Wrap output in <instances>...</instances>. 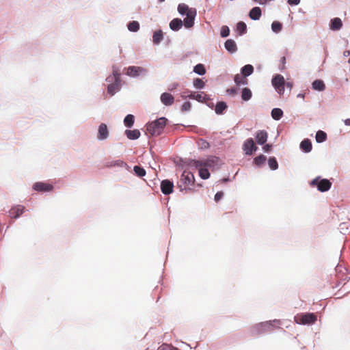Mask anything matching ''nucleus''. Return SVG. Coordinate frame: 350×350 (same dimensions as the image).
<instances>
[{
  "instance_id": "412c9836",
  "label": "nucleus",
  "mask_w": 350,
  "mask_h": 350,
  "mask_svg": "<svg viewBox=\"0 0 350 350\" xmlns=\"http://www.w3.org/2000/svg\"><path fill=\"white\" fill-rule=\"evenodd\" d=\"M342 26V22L340 18H334L331 21L330 29L332 30H339Z\"/></svg>"
},
{
  "instance_id": "13d9d810",
  "label": "nucleus",
  "mask_w": 350,
  "mask_h": 350,
  "mask_svg": "<svg viewBox=\"0 0 350 350\" xmlns=\"http://www.w3.org/2000/svg\"><path fill=\"white\" fill-rule=\"evenodd\" d=\"M178 85H174L173 87H172L171 88H170L169 90H173L174 89H175L176 88Z\"/></svg>"
},
{
  "instance_id": "6e6d98bb",
  "label": "nucleus",
  "mask_w": 350,
  "mask_h": 350,
  "mask_svg": "<svg viewBox=\"0 0 350 350\" xmlns=\"http://www.w3.org/2000/svg\"><path fill=\"white\" fill-rule=\"evenodd\" d=\"M181 97L183 98V99H185L187 98H188L187 94H185V92L183 93L182 95H181Z\"/></svg>"
},
{
  "instance_id": "bb28decb",
  "label": "nucleus",
  "mask_w": 350,
  "mask_h": 350,
  "mask_svg": "<svg viewBox=\"0 0 350 350\" xmlns=\"http://www.w3.org/2000/svg\"><path fill=\"white\" fill-rule=\"evenodd\" d=\"M252 92L249 88H245L243 89L242 92H241V98L243 100H245V101L249 100L252 98Z\"/></svg>"
},
{
  "instance_id": "423d86ee",
  "label": "nucleus",
  "mask_w": 350,
  "mask_h": 350,
  "mask_svg": "<svg viewBox=\"0 0 350 350\" xmlns=\"http://www.w3.org/2000/svg\"><path fill=\"white\" fill-rule=\"evenodd\" d=\"M317 320V315L314 313L301 314L295 317V321L301 324H313Z\"/></svg>"
},
{
  "instance_id": "b1692460",
  "label": "nucleus",
  "mask_w": 350,
  "mask_h": 350,
  "mask_svg": "<svg viewBox=\"0 0 350 350\" xmlns=\"http://www.w3.org/2000/svg\"><path fill=\"white\" fill-rule=\"evenodd\" d=\"M163 35L161 30L156 31L152 36V42L155 44H158L163 40Z\"/></svg>"
},
{
  "instance_id": "bf43d9fd",
  "label": "nucleus",
  "mask_w": 350,
  "mask_h": 350,
  "mask_svg": "<svg viewBox=\"0 0 350 350\" xmlns=\"http://www.w3.org/2000/svg\"><path fill=\"white\" fill-rule=\"evenodd\" d=\"M297 96H298V97H300V98H304V94H299L297 95Z\"/></svg>"
},
{
  "instance_id": "a878e982",
  "label": "nucleus",
  "mask_w": 350,
  "mask_h": 350,
  "mask_svg": "<svg viewBox=\"0 0 350 350\" xmlns=\"http://www.w3.org/2000/svg\"><path fill=\"white\" fill-rule=\"evenodd\" d=\"M227 108V105L225 102L221 101L216 104L215 111L217 114H221L223 111Z\"/></svg>"
},
{
  "instance_id": "a18cd8bd",
  "label": "nucleus",
  "mask_w": 350,
  "mask_h": 350,
  "mask_svg": "<svg viewBox=\"0 0 350 350\" xmlns=\"http://www.w3.org/2000/svg\"><path fill=\"white\" fill-rule=\"evenodd\" d=\"M223 196H224V193L222 191L217 192L216 194L215 195V200L216 202L219 201L222 198Z\"/></svg>"
},
{
  "instance_id": "aec40b11",
  "label": "nucleus",
  "mask_w": 350,
  "mask_h": 350,
  "mask_svg": "<svg viewBox=\"0 0 350 350\" xmlns=\"http://www.w3.org/2000/svg\"><path fill=\"white\" fill-rule=\"evenodd\" d=\"M261 16V10L258 7L253 8L250 13L249 16L253 20H258Z\"/></svg>"
},
{
  "instance_id": "c9c22d12",
  "label": "nucleus",
  "mask_w": 350,
  "mask_h": 350,
  "mask_svg": "<svg viewBox=\"0 0 350 350\" xmlns=\"http://www.w3.org/2000/svg\"><path fill=\"white\" fill-rule=\"evenodd\" d=\"M135 174L139 177H143L146 175V170L137 165H135L133 168Z\"/></svg>"
},
{
  "instance_id": "f3484780",
  "label": "nucleus",
  "mask_w": 350,
  "mask_h": 350,
  "mask_svg": "<svg viewBox=\"0 0 350 350\" xmlns=\"http://www.w3.org/2000/svg\"><path fill=\"white\" fill-rule=\"evenodd\" d=\"M225 48L231 53L236 52L237 50V44L232 39H229L226 41Z\"/></svg>"
},
{
  "instance_id": "1a4fd4ad",
  "label": "nucleus",
  "mask_w": 350,
  "mask_h": 350,
  "mask_svg": "<svg viewBox=\"0 0 350 350\" xmlns=\"http://www.w3.org/2000/svg\"><path fill=\"white\" fill-rule=\"evenodd\" d=\"M146 72V70L142 67L139 66H129L127 68L126 75L132 77H138L142 74H144Z\"/></svg>"
},
{
  "instance_id": "c85d7f7f",
  "label": "nucleus",
  "mask_w": 350,
  "mask_h": 350,
  "mask_svg": "<svg viewBox=\"0 0 350 350\" xmlns=\"http://www.w3.org/2000/svg\"><path fill=\"white\" fill-rule=\"evenodd\" d=\"M135 117L133 115L129 114L127 115L124 120V125L126 127H131L134 124Z\"/></svg>"
},
{
  "instance_id": "4d7b16f0",
  "label": "nucleus",
  "mask_w": 350,
  "mask_h": 350,
  "mask_svg": "<svg viewBox=\"0 0 350 350\" xmlns=\"http://www.w3.org/2000/svg\"><path fill=\"white\" fill-rule=\"evenodd\" d=\"M345 123L346 125L347 126H350V119H347L345 121Z\"/></svg>"
},
{
  "instance_id": "6e6552de",
  "label": "nucleus",
  "mask_w": 350,
  "mask_h": 350,
  "mask_svg": "<svg viewBox=\"0 0 350 350\" xmlns=\"http://www.w3.org/2000/svg\"><path fill=\"white\" fill-rule=\"evenodd\" d=\"M180 181L185 186L193 185L195 181L193 174L190 172L184 171L181 175Z\"/></svg>"
},
{
  "instance_id": "473e14b6",
  "label": "nucleus",
  "mask_w": 350,
  "mask_h": 350,
  "mask_svg": "<svg viewBox=\"0 0 350 350\" xmlns=\"http://www.w3.org/2000/svg\"><path fill=\"white\" fill-rule=\"evenodd\" d=\"M128 29L131 31L136 32L139 29V24L137 21H132L128 24Z\"/></svg>"
},
{
  "instance_id": "f257e3e1",
  "label": "nucleus",
  "mask_w": 350,
  "mask_h": 350,
  "mask_svg": "<svg viewBox=\"0 0 350 350\" xmlns=\"http://www.w3.org/2000/svg\"><path fill=\"white\" fill-rule=\"evenodd\" d=\"M213 159H206L204 161L198 160H189L188 165L195 167L199 170V175L202 179H207L210 176V173L208 170V167H211L213 165Z\"/></svg>"
},
{
  "instance_id": "f704fd0d",
  "label": "nucleus",
  "mask_w": 350,
  "mask_h": 350,
  "mask_svg": "<svg viewBox=\"0 0 350 350\" xmlns=\"http://www.w3.org/2000/svg\"><path fill=\"white\" fill-rule=\"evenodd\" d=\"M266 157L263 154H260L258 157H256L255 159H254V163L258 165V166H260L262 165H263L265 161H266Z\"/></svg>"
},
{
  "instance_id": "4468645a",
  "label": "nucleus",
  "mask_w": 350,
  "mask_h": 350,
  "mask_svg": "<svg viewBox=\"0 0 350 350\" xmlns=\"http://www.w3.org/2000/svg\"><path fill=\"white\" fill-rule=\"evenodd\" d=\"M109 132L105 124L102 123L98 127V138L100 140L105 139L108 137Z\"/></svg>"
},
{
  "instance_id": "c03bdc74",
  "label": "nucleus",
  "mask_w": 350,
  "mask_h": 350,
  "mask_svg": "<svg viewBox=\"0 0 350 350\" xmlns=\"http://www.w3.org/2000/svg\"><path fill=\"white\" fill-rule=\"evenodd\" d=\"M173 348L172 346L167 345V344H163L161 345L157 350H172Z\"/></svg>"
},
{
  "instance_id": "e433bc0d",
  "label": "nucleus",
  "mask_w": 350,
  "mask_h": 350,
  "mask_svg": "<svg viewBox=\"0 0 350 350\" xmlns=\"http://www.w3.org/2000/svg\"><path fill=\"white\" fill-rule=\"evenodd\" d=\"M234 82L237 85H240L241 84H247V79L242 78L240 75L237 74L234 76Z\"/></svg>"
},
{
  "instance_id": "49530a36",
  "label": "nucleus",
  "mask_w": 350,
  "mask_h": 350,
  "mask_svg": "<svg viewBox=\"0 0 350 350\" xmlns=\"http://www.w3.org/2000/svg\"><path fill=\"white\" fill-rule=\"evenodd\" d=\"M285 64H286V57L284 56L281 57L280 59V69L283 70L285 68Z\"/></svg>"
},
{
  "instance_id": "20e7f679",
  "label": "nucleus",
  "mask_w": 350,
  "mask_h": 350,
  "mask_svg": "<svg viewBox=\"0 0 350 350\" xmlns=\"http://www.w3.org/2000/svg\"><path fill=\"white\" fill-rule=\"evenodd\" d=\"M167 123L165 118H160L154 122L147 124L146 131L151 135H159L161 134Z\"/></svg>"
},
{
  "instance_id": "cd10ccee",
  "label": "nucleus",
  "mask_w": 350,
  "mask_h": 350,
  "mask_svg": "<svg viewBox=\"0 0 350 350\" xmlns=\"http://www.w3.org/2000/svg\"><path fill=\"white\" fill-rule=\"evenodd\" d=\"M282 115L283 111L280 108H274L271 111V116L275 120H280L282 117Z\"/></svg>"
},
{
  "instance_id": "0eeeda50",
  "label": "nucleus",
  "mask_w": 350,
  "mask_h": 350,
  "mask_svg": "<svg viewBox=\"0 0 350 350\" xmlns=\"http://www.w3.org/2000/svg\"><path fill=\"white\" fill-rule=\"evenodd\" d=\"M272 85L280 94H283L284 92L285 80L282 75H276L272 79Z\"/></svg>"
},
{
  "instance_id": "052dcab7",
  "label": "nucleus",
  "mask_w": 350,
  "mask_h": 350,
  "mask_svg": "<svg viewBox=\"0 0 350 350\" xmlns=\"http://www.w3.org/2000/svg\"><path fill=\"white\" fill-rule=\"evenodd\" d=\"M165 0H159V2H163Z\"/></svg>"
},
{
  "instance_id": "a19ab883",
  "label": "nucleus",
  "mask_w": 350,
  "mask_h": 350,
  "mask_svg": "<svg viewBox=\"0 0 350 350\" xmlns=\"http://www.w3.org/2000/svg\"><path fill=\"white\" fill-rule=\"evenodd\" d=\"M118 90V85L117 83H112L108 85L107 87V92L110 95H113Z\"/></svg>"
},
{
  "instance_id": "f03ea898",
  "label": "nucleus",
  "mask_w": 350,
  "mask_h": 350,
  "mask_svg": "<svg viewBox=\"0 0 350 350\" xmlns=\"http://www.w3.org/2000/svg\"><path fill=\"white\" fill-rule=\"evenodd\" d=\"M178 12L181 15H186V18L184 19L185 27L186 28L193 27L196 15V10L195 8H189L185 3H180L178 5Z\"/></svg>"
},
{
  "instance_id": "5fc2aeb1",
  "label": "nucleus",
  "mask_w": 350,
  "mask_h": 350,
  "mask_svg": "<svg viewBox=\"0 0 350 350\" xmlns=\"http://www.w3.org/2000/svg\"><path fill=\"white\" fill-rule=\"evenodd\" d=\"M196 94V93H191V94H188L187 96L189 98L195 99Z\"/></svg>"
},
{
  "instance_id": "2f4dec72",
  "label": "nucleus",
  "mask_w": 350,
  "mask_h": 350,
  "mask_svg": "<svg viewBox=\"0 0 350 350\" xmlns=\"http://www.w3.org/2000/svg\"><path fill=\"white\" fill-rule=\"evenodd\" d=\"M193 71L198 74V75H203L206 73V69H205V67L203 64H197L194 68H193Z\"/></svg>"
},
{
  "instance_id": "37998d69",
  "label": "nucleus",
  "mask_w": 350,
  "mask_h": 350,
  "mask_svg": "<svg viewBox=\"0 0 350 350\" xmlns=\"http://www.w3.org/2000/svg\"><path fill=\"white\" fill-rule=\"evenodd\" d=\"M191 105L189 102H185L182 105L181 110L183 112L187 111L191 109Z\"/></svg>"
},
{
  "instance_id": "9d476101",
  "label": "nucleus",
  "mask_w": 350,
  "mask_h": 350,
  "mask_svg": "<svg viewBox=\"0 0 350 350\" xmlns=\"http://www.w3.org/2000/svg\"><path fill=\"white\" fill-rule=\"evenodd\" d=\"M257 150L254 140L252 138L247 139L243 144V150L246 154L251 155Z\"/></svg>"
},
{
  "instance_id": "72a5a7b5",
  "label": "nucleus",
  "mask_w": 350,
  "mask_h": 350,
  "mask_svg": "<svg viewBox=\"0 0 350 350\" xmlns=\"http://www.w3.org/2000/svg\"><path fill=\"white\" fill-rule=\"evenodd\" d=\"M268 165H269V167L273 170H275L278 168V163L275 157H270L269 159Z\"/></svg>"
},
{
  "instance_id": "6ab92c4d",
  "label": "nucleus",
  "mask_w": 350,
  "mask_h": 350,
  "mask_svg": "<svg viewBox=\"0 0 350 350\" xmlns=\"http://www.w3.org/2000/svg\"><path fill=\"white\" fill-rule=\"evenodd\" d=\"M125 135L129 139H137L140 137V132L137 129L126 130Z\"/></svg>"
},
{
  "instance_id": "39448f33",
  "label": "nucleus",
  "mask_w": 350,
  "mask_h": 350,
  "mask_svg": "<svg viewBox=\"0 0 350 350\" xmlns=\"http://www.w3.org/2000/svg\"><path fill=\"white\" fill-rule=\"evenodd\" d=\"M310 184L312 186H317L318 190L321 192L328 191L332 186V183L329 180L320 179L319 177H317L312 180Z\"/></svg>"
},
{
  "instance_id": "393cba45",
  "label": "nucleus",
  "mask_w": 350,
  "mask_h": 350,
  "mask_svg": "<svg viewBox=\"0 0 350 350\" xmlns=\"http://www.w3.org/2000/svg\"><path fill=\"white\" fill-rule=\"evenodd\" d=\"M254 72V68L250 64L244 66L241 69V73L244 77H247L252 75Z\"/></svg>"
},
{
  "instance_id": "58836bf2",
  "label": "nucleus",
  "mask_w": 350,
  "mask_h": 350,
  "mask_svg": "<svg viewBox=\"0 0 350 350\" xmlns=\"http://www.w3.org/2000/svg\"><path fill=\"white\" fill-rule=\"evenodd\" d=\"M195 99L198 100V102H205L208 98L207 95L204 92L198 93L196 94Z\"/></svg>"
},
{
  "instance_id": "2eb2a0df",
  "label": "nucleus",
  "mask_w": 350,
  "mask_h": 350,
  "mask_svg": "<svg viewBox=\"0 0 350 350\" xmlns=\"http://www.w3.org/2000/svg\"><path fill=\"white\" fill-rule=\"evenodd\" d=\"M161 101L165 105L170 106L174 103V98L171 94L164 92L161 95Z\"/></svg>"
},
{
  "instance_id": "5701e85b",
  "label": "nucleus",
  "mask_w": 350,
  "mask_h": 350,
  "mask_svg": "<svg viewBox=\"0 0 350 350\" xmlns=\"http://www.w3.org/2000/svg\"><path fill=\"white\" fill-rule=\"evenodd\" d=\"M312 88L315 90L323 91L325 89V85L322 80H315L312 83Z\"/></svg>"
},
{
  "instance_id": "79ce46f5",
  "label": "nucleus",
  "mask_w": 350,
  "mask_h": 350,
  "mask_svg": "<svg viewBox=\"0 0 350 350\" xmlns=\"http://www.w3.org/2000/svg\"><path fill=\"white\" fill-rule=\"evenodd\" d=\"M230 33V29L227 26H223L221 29L220 35L221 37L225 38L228 36Z\"/></svg>"
},
{
  "instance_id": "f8f14e48",
  "label": "nucleus",
  "mask_w": 350,
  "mask_h": 350,
  "mask_svg": "<svg viewBox=\"0 0 350 350\" xmlns=\"http://www.w3.org/2000/svg\"><path fill=\"white\" fill-rule=\"evenodd\" d=\"M33 189L38 191H51L53 190V186L49 183L38 182L33 185Z\"/></svg>"
},
{
  "instance_id": "dca6fc26",
  "label": "nucleus",
  "mask_w": 350,
  "mask_h": 350,
  "mask_svg": "<svg viewBox=\"0 0 350 350\" xmlns=\"http://www.w3.org/2000/svg\"><path fill=\"white\" fill-rule=\"evenodd\" d=\"M267 137H268V134L265 131H258L256 133V142L258 144H260V145L264 144L267 142Z\"/></svg>"
},
{
  "instance_id": "09e8293b",
  "label": "nucleus",
  "mask_w": 350,
  "mask_h": 350,
  "mask_svg": "<svg viewBox=\"0 0 350 350\" xmlns=\"http://www.w3.org/2000/svg\"><path fill=\"white\" fill-rule=\"evenodd\" d=\"M271 149V144H265L263 146V150L265 152H269Z\"/></svg>"
},
{
  "instance_id": "7c9ffc66",
  "label": "nucleus",
  "mask_w": 350,
  "mask_h": 350,
  "mask_svg": "<svg viewBox=\"0 0 350 350\" xmlns=\"http://www.w3.org/2000/svg\"><path fill=\"white\" fill-rule=\"evenodd\" d=\"M247 26L244 22H239L237 25V31H239L240 35L244 34L246 32Z\"/></svg>"
},
{
  "instance_id": "de8ad7c7",
  "label": "nucleus",
  "mask_w": 350,
  "mask_h": 350,
  "mask_svg": "<svg viewBox=\"0 0 350 350\" xmlns=\"http://www.w3.org/2000/svg\"><path fill=\"white\" fill-rule=\"evenodd\" d=\"M113 76H114L116 82H118L119 81L120 75L119 71L113 70Z\"/></svg>"
},
{
  "instance_id": "7ed1b4c3",
  "label": "nucleus",
  "mask_w": 350,
  "mask_h": 350,
  "mask_svg": "<svg viewBox=\"0 0 350 350\" xmlns=\"http://www.w3.org/2000/svg\"><path fill=\"white\" fill-rule=\"evenodd\" d=\"M280 321L279 320L269 321L256 324L252 328L254 334H261L265 332H271L279 327Z\"/></svg>"
},
{
  "instance_id": "603ef678",
  "label": "nucleus",
  "mask_w": 350,
  "mask_h": 350,
  "mask_svg": "<svg viewBox=\"0 0 350 350\" xmlns=\"http://www.w3.org/2000/svg\"><path fill=\"white\" fill-rule=\"evenodd\" d=\"M284 86H286V88H288L291 90L293 87V83L292 82H285Z\"/></svg>"
},
{
  "instance_id": "ddd939ff",
  "label": "nucleus",
  "mask_w": 350,
  "mask_h": 350,
  "mask_svg": "<svg viewBox=\"0 0 350 350\" xmlns=\"http://www.w3.org/2000/svg\"><path fill=\"white\" fill-rule=\"evenodd\" d=\"M25 206L22 205H17L12 207L9 211L10 216L12 218L16 219L20 217L24 212Z\"/></svg>"
},
{
  "instance_id": "a211bd4d",
  "label": "nucleus",
  "mask_w": 350,
  "mask_h": 350,
  "mask_svg": "<svg viewBox=\"0 0 350 350\" xmlns=\"http://www.w3.org/2000/svg\"><path fill=\"white\" fill-rule=\"evenodd\" d=\"M183 26V21L180 18H174L170 23V27L173 31L179 30Z\"/></svg>"
},
{
  "instance_id": "ea45409f",
  "label": "nucleus",
  "mask_w": 350,
  "mask_h": 350,
  "mask_svg": "<svg viewBox=\"0 0 350 350\" xmlns=\"http://www.w3.org/2000/svg\"><path fill=\"white\" fill-rule=\"evenodd\" d=\"M193 85L197 89H202L205 83L201 79L197 78L193 81Z\"/></svg>"
},
{
  "instance_id": "9b49d317",
  "label": "nucleus",
  "mask_w": 350,
  "mask_h": 350,
  "mask_svg": "<svg viewBox=\"0 0 350 350\" xmlns=\"http://www.w3.org/2000/svg\"><path fill=\"white\" fill-rule=\"evenodd\" d=\"M174 184L169 180H163L161 183V190L165 195H169L173 191Z\"/></svg>"
},
{
  "instance_id": "c756f323",
  "label": "nucleus",
  "mask_w": 350,
  "mask_h": 350,
  "mask_svg": "<svg viewBox=\"0 0 350 350\" xmlns=\"http://www.w3.org/2000/svg\"><path fill=\"white\" fill-rule=\"evenodd\" d=\"M327 139V134L323 131H319L316 134V140L318 143H321Z\"/></svg>"
},
{
  "instance_id": "4c0bfd02",
  "label": "nucleus",
  "mask_w": 350,
  "mask_h": 350,
  "mask_svg": "<svg viewBox=\"0 0 350 350\" xmlns=\"http://www.w3.org/2000/svg\"><path fill=\"white\" fill-rule=\"evenodd\" d=\"M282 24L278 21H274L271 24V29L275 33H278L282 30Z\"/></svg>"
},
{
  "instance_id": "8fccbe9b",
  "label": "nucleus",
  "mask_w": 350,
  "mask_h": 350,
  "mask_svg": "<svg viewBox=\"0 0 350 350\" xmlns=\"http://www.w3.org/2000/svg\"><path fill=\"white\" fill-rule=\"evenodd\" d=\"M300 2V0H288V3L290 5H298Z\"/></svg>"
},
{
  "instance_id": "4be33fe9",
  "label": "nucleus",
  "mask_w": 350,
  "mask_h": 350,
  "mask_svg": "<svg viewBox=\"0 0 350 350\" xmlns=\"http://www.w3.org/2000/svg\"><path fill=\"white\" fill-rule=\"evenodd\" d=\"M312 143L311 142L306 139L303 140L300 144V148L302 150H304L305 152H309L312 150Z\"/></svg>"
},
{
  "instance_id": "864d4df0",
  "label": "nucleus",
  "mask_w": 350,
  "mask_h": 350,
  "mask_svg": "<svg viewBox=\"0 0 350 350\" xmlns=\"http://www.w3.org/2000/svg\"><path fill=\"white\" fill-rule=\"evenodd\" d=\"M201 142H202V146L204 148H208V143H207L206 142H205L204 140H201Z\"/></svg>"
},
{
  "instance_id": "3c124183",
  "label": "nucleus",
  "mask_w": 350,
  "mask_h": 350,
  "mask_svg": "<svg viewBox=\"0 0 350 350\" xmlns=\"http://www.w3.org/2000/svg\"><path fill=\"white\" fill-rule=\"evenodd\" d=\"M227 92L229 93L231 95H234L237 94V90L234 88L228 89L227 90Z\"/></svg>"
}]
</instances>
